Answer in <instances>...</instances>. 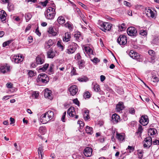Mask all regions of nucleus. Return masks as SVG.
<instances>
[{
	"instance_id": "41",
	"label": "nucleus",
	"mask_w": 159,
	"mask_h": 159,
	"mask_svg": "<svg viewBox=\"0 0 159 159\" xmlns=\"http://www.w3.org/2000/svg\"><path fill=\"white\" fill-rule=\"evenodd\" d=\"M84 60H81L80 61L79 63V67L80 69H82L84 67Z\"/></svg>"
},
{
	"instance_id": "51",
	"label": "nucleus",
	"mask_w": 159,
	"mask_h": 159,
	"mask_svg": "<svg viewBox=\"0 0 159 159\" xmlns=\"http://www.w3.org/2000/svg\"><path fill=\"white\" fill-rule=\"evenodd\" d=\"M78 124H79L80 125V127L81 129H82L84 125V123L82 121H78Z\"/></svg>"
},
{
	"instance_id": "10",
	"label": "nucleus",
	"mask_w": 159,
	"mask_h": 159,
	"mask_svg": "<svg viewBox=\"0 0 159 159\" xmlns=\"http://www.w3.org/2000/svg\"><path fill=\"white\" fill-rule=\"evenodd\" d=\"M139 123L143 126L147 125L149 122V119L147 116L142 115L139 120Z\"/></svg>"
},
{
	"instance_id": "13",
	"label": "nucleus",
	"mask_w": 159,
	"mask_h": 159,
	"mask_svg": "<svg viewBox=\"0 0 159 159\" xmlns=\"http://www.w3.org/2000/svg\"><path fill=\"white\" fill-rule=\"evenodd\" d=\"M70 94L72 96L75 95L78 91V89L77 86L73 85L70 86L69 89Z\"/></svg>"
},
{
	"instance_id": "62",
	"label": "nucleus",
	"mask_w": 159,
	"mask_h": 159,
	"mask_svg": "<svg viewBox=\"0 0 159 159\" xmlns=\"http://www.w3.org/2000/svg\"><path fill=\"white\" fill-rule=\"evenodd\" d=\"M70 73L72 75H76V70L74 67H73Z\"/></svg>"
},
{
	"instance_id": "49",
	"label": "nucleus",
	"mask_w": 159,
	"mask_h": 159,
	"mask_svg": "<svg viewBox=\"0 0 159 159\" xmlns=\"http://www.w3.org/2000/svg\"><path fill=\"white\" fill-rule=\"evenodd\" d=\"M152 43L154 44H158L159 43V39L157 38H155L152 41Z\"/></svg>"
},
{
	"instance_id": "22",
	"label": "nucleus",
	"mask_w": 159,
	"mask_h": 159,
	"mask_svg": "<svg viewBox=\"0 0 159 159\" xmlns=\"http://www.w3.org/2000/svg\"><path fill=\"white\" fill-rule=\"evenodd\" d=\"M70 34L68 32L66 33L65 35L63 37V40L64 42H68L70 40Z\"/></svg>"
},
{
	"instance_id": "2",
	"label": "nucleus",
	"mask_w": 159,
	"mask_h": 159,
	"mask_svg": "<svg viewBox=\"0 0 159 159\" xmlns=\"http://www.w3.org/2000/svg\"><path fill=\"white\" fill-rule=\"evenodd\" d=\"M98 27L100 29L105 32L107 31H110L112 27V24L110 23L103 22L100 20H98Z\"/></svg>"
},
{
	"instance_id": "47",
	"label": "nucleus",
	"mask_w": 159,
	"mask_h": 159,
	"mask_svg": "<svg viewBox=\"0 0 159 159\" xmlns=\"http://www.w3.org/2000/svg\"><path fill=\"white\" fill-rule=\"evenodd\" d=\"M126 150H129V152H133L134 150V147L133 146H129L128 148H126Z\"/></svg>"
},
{
	"instance_id": "31",
	"label": "nucleus",
	"mask_w": 159,
	"mask_h": 159,
	"mask_svg": "<svg viewBox=\"0 0 159 159\" xmlns=\"http://www.w3.org/2000/svg\"><path fill=\"white\" fill-rule=\"evenodd\" d=\"M39 131L42 134H44L46 132V128L45 127L41 126L39 128Z\"/></svg>"
},
{
	"instance_id": "8",
	"label": "nucleus",
	"mask_w": 159,
	"mask_h": 159,
	"mask_svg": "<svg viewBox=\"0 0 159 159\" xmlns=\"http://www.w3.org/2000/svg\"><path fill=\"white\" fill-rule=\"evenodd\" d=\"M127 32L128 35L131 36H136L137 35L136 29L133 27H129L127 29Z\"/></svg>"
},
{
	"instance_id": "58",
	"label": "nucleus",
	"mask_w": 159,
	"mask_h": 159,
	"mask_svg": "<svg viewBox=\"0 0 159 159\" xmlns=\"http://www.w3.org/2000/svg\"><path fill=\"white\" fill-rule=\"evenodd\" d=\"M91 61L95 63H97L100 61V60L97 57L94 58L93 59L91 60Z\"/></svg>"
},
{
	"instance_id": "33",
	"label": "nucleus",
	"mask_w": 159,
	"mask_h": 159,
	"mask_svg": "<svg viewBox=\"0 0 159 159\" xmlns=\"http://www.w3.org/2000/svg\"><path fill=\"white\" fill-rule=\"evenodd\" d=\"M70 50H76L78 48V45L74 43H72L70 46Z\"/></svg>"
},
{
	"instance_id": "59",
	"label": "nucleus",
	"mask_w": 159,
	"mask_h": 159,
	"mask_svg": "<svg viewBox=\"0 0 159 159\" xmlns=\"http://www.w3.org/2000/svg\"><path fill=\"white\" fill-rule=\"evenodd\" d=\"M84 50H92V48L89 45H87L84 46Z\"/></svg>"
},
{
	"instance_id": "11",
	"label": "nucleus",
	"mask_w": 159,
	"mask_h": 159,
	"mask_svg": "<svg viewBox=\"0 0 159 159\" xmlns=\"http://www.w3.org/2000/svg\"><path fill=\"white\" fill-rule=\"evenodd\" d=\"M145 13L147 16L148 17H151L155 19L156 18V15L149 8H145Z\"/></svg>"
},
{
	"instance_id": "17",
	"label": "nucleus",
	"mask_w": 159,
	"mask_h": 159,
	"mask_svg": "<svg viewBox=\"0 0 159 159\" xmlns=\"http://www.w3.org/2000/svg\"><path fill=\"white\" fill-rule=\"evenodd\" d=\"M111 121L114 123H117L120 120V117L117 114H114L112 115L111 117Z\"/></svg>"
},
{
	"instance_id": "4",
	"label": "nucleus",
	"mask_w": 159,
	"mask_h": 159,
	"mask_svg": "<svg viewBox=\"0 0 159 159\" xmlns=\"http://www.w3.org/2000/svg\"><path fill=\"white\" fill-rule=\"evenodd\" d=\"M126 53L132 58L140 61V55L139 53L135 52L134 50H127Z\"/></svg>"
},
{
	"instance_id": "55",
	"label": "nucleus",
	"mask_w": 159,
	"mask_h": 159,
	"mask_svg": "<svg viewBox=\"0 0 159 159\" xmlns=\"http://www.w3.org/2000/svg\"><path fill=\"white\" fill-rule=\"evenodd\" d=\"M39 95L38 93H37L36 92H34L32 94V96L33 97L35 98H37Z\"/></svg>"
},
{
	"instance_id": "48",
	"label": "nucleus",
	"mask_w": 159,
	"mask_h": 159,
	"mask_svg": "<svg viewBox=\"0 0 159 159\" xmlns=\"http://www.w3.org/2000/svg\"><path fill=\"white\" fill-rule=\"evenodd\" d=\"M49 0H45L43 2H40V4H41L43 7H45L48 3V1Z\"/></svg>"
},
{
	"instance_id": "34",
	"label": "nucleus",
	"mask_w": 159,
	"mask_h": 159,
	"mask_svg": "<svg viewBox=\"0 0 159 159\" xmlns=\"http://www.w3.org/2000/svg\"><path fill=\"white\" fill-rule=\"evenodd\" d=\"M54 65L52 64L50 65L48 71V73L49 74H52L53 73V68H54Z\"/></svg>"
},
{
	"instance_id": "19",
	"label": "nucleus",
	"mask_w": 159,
	"mask_h": 159,
	"mask_svg": "<svg viewBox=\"0 0 159 159\" xmlns=\"http://www.w3.org/2000/svg\"><path fill=\"white\" fill-rule=\"evenodd\" d=\"M0 70L2 73H5L10 70V66H7V64L2 66L0 68Z\"/></svg>"
},
{
	"instance_id": "18",
	"label": "nucleus",
	"mask_w": 159,
	"mask_h": 159,
	"mask_svg": "<svg viewBox=\"0 0 159 159\" xmlns=\"http://www.w3.org/2000/svg\"><path fill=\"white\" fill-rule=\"evenodd\" d=\"M124 103L122 102H119L116 105V110L117 111L120 112L125 108Z\"/></svg>"
},
{
	"instance_id": "7",
	"label": "nucleus",
	"mask_w": 159,
	"mask_h": 159,
	"mask_svg": "<svg viewBox=\"0 0 159 159\" xmlns=\"http://www.w3.org/2000/svg\"><path fill=\"white\" fill-rule=\"evenodd\" d=\"M117 42L120 45H124L127 43V38L125 35H120L117 39Z\"/></svg>"
},
{
	"instance_id": "57",
	"label": "nucleus",
	"mask_w": 159,
	"mask_h": 159,
	"mask_svg": "<svg viewBox=\"0 0 159 159\" xmlns=\"http://www.w3.org/2000/svg\"><path fill=\"white\" fill-rule=\"evenodd\" d=\"M139 34L143 36L146 35L147 34V32L145 30H141L140 31Z\"/></svg>"
},
{
	"instance_id": "36",
	"label": "nucleus",
	"mask_w": 159,
	"mask_h": 159,
	"mask_svg": "<svg viewBox=\"0 0 159 159\" xmlns=\"http://www.w3.org/2000/svg\"><path fill=\"white\" fill-rule=\"evenodd\" d=\"M43 147L41 146L38 148V153L39 155L40 154L41 155L42 158L43 156Z\"/></svg>"
},
{
	"instance_id": "29",
	"label": "nucleus",
	"mask_w": 159,
	"mask_h": 159,
	"mask_svg": "<svg viewBox=\"0 0 159 159\" xmlns=\"http://www.w3.org/2000/svg\"><path fill=\"white\" fill-rule=\"evenodd\" d=\"M157 130L155 129L150 128L149 129L148 134L149 135H152L155 134V132H156Z\"/></svg>"
},
{
	"instance_id": "37",
	"label": "nucleus",
	"mask_w": 159,
	"mask_h": 159,
	"mask_svg": "<svg viewBox=\"0 0 159 159\" xmlns=\"http://www.w3.org/2000/svg\"><path fill=\"white\" fill-rule=\"evenodd\" d=\"M116 137L120 141H123L125 139L124 136L118 133L116 134Z\"/></svg>"
},
{
	"instance_id": "39",
	"label": "nucleus",
	"mask_w": 159,
	"mask_h": 159,
	"mask_svg": "<svg viewBox=\"0 0 159 159\" xmlns=\"http://www.w3.org/2000/svg\"><path fill=\"white\" fill-rule=\"evenodd\" d=\"M143 130V129L142 126L139 125V126L138 131L136 132V133L139 134V135L140 136Z\"/></svg>"
},
{
	"instance_id": "30",
	"label": "nucleus",
	"mask_w": 159,
	"mask_h": 159,
	"mask_svg": "<svg viewBox=\"0 0 159 159\" xmlns=\"http://www.w3.org/2000/svg\"><path fill=\"white\" fill-rule=\"evenodd\" d=\"M51 92L50 90H48L47 91H45L44 95L45 98H48L51 99L52 98L51 97Z\"/></svg>"
},
{
	"instance_id": "46",
	"label": "nucleus",
	"mask_w": 159,
	"mask_h": 159,
	"mask_svg": "<svg viewBox=\"0 0 159 159\" xmlns=\"http://www.w3.org/2000/svg\"><path fill=\"white\" fill-rule=\"evenodd\" d=\"M28 74L29 76L30 77H32L35 75V73L32 70H29Z\"/></svg>"
},
{
	"instance_id": "28",
	"label": "nucleus",
	"mask_w": 159,
	"mask_h": 159,
	"mask_svg": "<svg viewBox=\"0 0 159 159\" xmlns=\"http://www.w3.org/2000/svg\"><path fill=\"white\" fill-rule=\"evenodd\" d=\"M66 27L67 28L70 30H71L73 28V25L70 22L67 21L66 23L64 24Z\"/></svg>"
},
{
	"instance_id": "45",
	"label": "nucleus",
	"mask_w": 159,
	"mask_h": 159,
	"mask_svg": "<svg viewBox=\"0 0 159 159\" xmlns=\"http://www.w3.org/2000/svg\"><path fill=\"white\" fill-rule=\"evenodd\" d=\"M119 28L120 31H123L125 29V25L124 23H123L120 25L119 26Z\"/></svg>"
},
{
	"instance_id": "1",
	"label": "nucleus",
	"mask_w": 159,
	"mask_h": 159,
	"mask_svg": "<svg viewBox=\"0 0 159 159\" xmlns=\"http://www.w3.org/2000/svg\"><path fill=\"white\" fill-rule=\"evenodd\" d=\"M56 13L55 7H49L47 9L46 12H45L44 14L47 19L51 20L54 19Z\"/></svg>"
},
{
	"instance_id": "6",
	"label": "nucleus",
	"mask_w": 159,
	"mask_h": 159,
	"mask_svg": "<svg viewBox=\"0 0 159 159\" xmlns=\"http://www.w3.org/2000/svg\"><path fill=\"white\" fill-rule=\"evenodd\" d=\"M67 113L70 117H75V119H77L79 116L75 115L76 111H75V108L74 107H71L68 109L67 111Z\"/></svg>"
},
{
	"instance_id": "61",
	"label": "nucleus",
	"mask_w": 159,
	"mask_h": 159,
	"mask_svg": "<svg viewBox=\"0 0 159 159\" xmlns=\"http://www.w3.org/2000/svg\"><path fill=\"white\" fill-rule=\"evenodd\" d=\"M84 118L85 120H87L89 119L90 118L89 116V114L86 115H84Z\"/></svg>"
},
{
	"instance_id": "35",
	"label": "nucleus",
	"mask_w": 159,
	"mask_h": 159,
	"mask_svg": "<svg viewBox=\"0 0 159 159\" xmlns=\"http://www.w3.org/2000/svg\"><path fill=\"white\" fill-rule=\"evenodd\" d=\"M49 66V64L46 63L43 66L39 69V70H41L42 71H45Z\"/></svg>"
},
{
	"instance_id": "16",
	"label": "nucleus",
	"mask_w": 159,
	"mask_h": 159,
	"mask_svg": "<svg viewBox=\"0 0 159 159\" xmlns=\"http://www.w3.org/2000/svg\"><path fill=\"white\" fill-rule=\"evenodd\" d=\"M23 60L22 55L20 54V56L19 55L14 56L12 61L15 63H18L21 62Z\"/></svg>"
},
{
	"instance_id": "5",
	"label": "nucleus",
	"mask_w": 159,
	"mask_h": 159,
	"mask_svg": "<svg viewBox=\"0 0 159 159\" xmlns=\"http://www.w3.org/2000/svg\"><path fill=\"white\" fill-rule=\"evenodd\" d=\"M58 27L51 26L48 29V32L53 36H55L58 34Z\"/></svg>"
},
{
	"instance_id": "32",
	"label": "nucleus",
	"mask_w": 159,
	"mask_h": 159,
	"mask_svg": "<svg viewBox=\"0 0 159 159\" xmlns=\"http://www.w3.org/2000/svg\"><path fill=\"white\" fill-rule=\"evenodd\" d=\"M26 22L28 21L32 18V15L30 13H26L25 15Z\"/></svg>"
},
{
	"instance_id": "40",
	"label": "nucleus",
	"mask_w": 159,
	"mask_h": 159,
	"mask_svg": "<svg viewBox=\"0 0 159 159\" xmlns=\"http://www.w3.org/2000/svg\"><path fill=\"white\" fill-rule=\"evenodd\" d=\"M57 45L58 47H59L60 49L62 50L64 48V46L62 44L61 41H59L57 42Z\"/></svg>"
},
{
	"instance_id": "20",
	"label": "nucleus",
	"mask_w": 159,
	"mask_h": 159,
	"mask_svg": "<svg viewBox=\"0 0 159 159\" xmlns=\"http://www.w3.org/2000/svg\"><path fill=\"white\" fill-rule=\"evenodd\" d=\"M56 53V50H48L47 52L48 58H53L55 56Z\"/></svg>"
},
{
	"instance_id": "44",
	"label": "nucleus",
	"mask_w": 159,
	"mask_h": 159,
	"mask_svg": "<svg viewBox=\"0 0 159 159\" xmlns=\"http://www.w3.org/2000/svg\"><path fill=\"white\" fill-rule=\"evenodd\" d=\"M138 155L139 158H142L143 156V154L144 153L143 150H138Z\"/></svg>"
},
{
	"instance_id": "12",
	"label": "nucleus",
	"mask_w": 159,
	"mask_h": 159,
	"mask_svg": "<svg viewBox=\"0 0 159 159\" xmlns=\"http://www.w3.org/2000/svg\"><path fill=\"white\" fill-rule=\"evenodd\" d=\"M144 141L147 143H145L143 144V147L145 148H149L152 144V139L149 136L145 138Z\"/></svg>"
},
{
	"instance_id": "54",
	"label": "nucleus",
	"mask_w": 159,
	"mask_h": 159,
	"mask_svg": "<svg viewBox=\"0 0 159 159\" xmlns=\"http://www.w3.org/2000/svg\"><path fill=\"white\" fill-rule=\"evenodd\" d=\"M135 110L134 108H131L129 109V112L131 114L134 115L135 113Z\"/></svg>"
},
{
	"instance_id": "24",
	"label": "nucleus",
	"mask_w": 159,
	"mask_h": 159,
	"mask_svg": "<svg viewBox=\"0 0 159 159\" xmlns=\"http://www.w3.org/2000/svg\"><path fill=\"white\" fill-rule=\"evenodd\" d=\"M74 37L75 40L80 42L83 39V38L81 35L80 33H76L74 34Z\"/></svg>"
},
{
	"instance_id": "60",
	"label": "nucleus",
	"mask_w": 159,
	"mask_h": 159,
	"mask_svg": "<svg viewBox=\"0 0 159 159\" xmlns=\"http://www.w3.org/2000/svg\"><path fill=\"white\" fill-rule=\"evenodd\" d=\"M73 102L75 104L77 105L78 106H79V103L80 102L78 100L77 98H76L75 99H74L73 100Z\"/></svg>"
},
{
	"instance_id": "9",
	"label": "nucleus",
	"mask_w": 159,
	"mask_h": 159,
	"mask_svg": "<svg viewBox=\"0 0 159 159\" xmlns=\"http://www.w3.org/2000/svg\"><path fill=\"white\" fill-rule=\"evenodd\" d=\"M45 57L44 55L41 54L38 56L36 58V62L37 65L42 64L45 62Z\"/></svg>"
},
{
	"instance_id": "43",
	"label": "nucleus",
	"mask_w": 159,
	"mask_h": 159,
	"mask_svg": "<svg viewBox=\"0 0 159 159\" xmlns=\"http://www.w3.org/2000/svg\"><path fill=\"white\" fill-rule=\"evenodd\" d=\"M151 81L153 82H157L158 81V78L155 76H152L151 78Z\"/></svg>"
},
{
	"instance_id": "15",
	"label": "nucleus",
	"mask_w": 159,
	"mask_h": 159,
	"mask_svg": "<svg viewBox=\"0 0 159 159\" xmlns=\"http://www.w3.org/2000/svg\"><path fill=\"white\" fill-rule=\"evenodd\" d=\"M84 153L87 157H90L92 153V149L89 147H86L84 150Z\"/></svg>"
},
{
	"instance_id": "23",
	"label": "nucleus",
	"mask_w": 159,
	"mask_h": 159,
	"mask_svg": "<svg viewBox=\"0 0 159 159\" xmlns=\"http://www.w3.org/2000/svg\"><path fill=\"white\" fill-rule=\"evenodd\" d=\"M57 21L59 24L61 25H63L66 22L64 17L61 16L58 17Z\"/></svg>"
},
{
	"instance_id": "26",
	"label": "nucleus",
	"mask_w": 159,
	"mask_h": 159,
	"mask_svg": "<svg viewBox=\"0 0 159 159\" xmlns=\"http://www.w3.org/2000/svg\"><path fill=\"white\" fill-rule=\"evenodd\" d=\"M85 130L86 133L90 135L92 134L93 132V128L88 126H86Z\"/></svg>"
},
{
	"instance_id": "63",
	"label": "nucleus",
	"mask_w": 159,
	"mask_h": 159,
	"mask_svg": "<svg viewBox=\"0 0 159 159\" xmlns=\"http://www.w3.org/2000/svg\"><path fill=\"white\" fill-rule=\"evenodd\" d=\"M35 33L39 36H40L41 35V33L39 30L38 27L35 30Z\"/></svg>"
},
{
	"instance_id": "14",
	"label": "nucleus",
	"mask_w": 159,
	"mask_h": 159,
	"mask_svg": "<svg viewBox=\"0 0 159 159\" xmlns=\"http://www.w3.org/2000/svg\"><path fill=\"white\" fill-rule=\"evenodd\" d=\"M50 120H51L45 113L42 115L40 117V120L43 124H46Z\"/></svg>"
},
{
	"instance_id": "64",
	"label": "nucleus",
	"mask_w": 159,
	"mask_h": 159,
	"mask_svg": "<svg viewBox=\"0 0 159 159\" xmlns=\"http://www.w3.org/2000/svg\"><path fill=\"white\" fill-rule=\"evenodd\" d=\"M31 28V25L30 24L28 25L25 28V32L29 30Z\"/></svg>"
},
{
	"instance_id": "50",
	"label": "nucleus",
	"mask_w": 159,
	"mask_h": 159,
	"mask_svg": "<svg viewBox=\"0 0 159 159\" xmlns=\"http://www.w3.org/2000/svg\"><path fill=\"white\" fill-rule=\"evenodd\" d=\"M84 97L85 98H90V93L89 92H85L84 95Z\"/></svg>"
},
{
	"instance_id": "53",
	"label": "nucleus",
	"mask_w": 159,
	"mask_h": 159,
	"mask_svg": "<svg viewBox=\"0 0 159 159\" xmlns=\"http://www.w3.org/2000/svg\"><path fill=\"white\" fill-rule=\"evenodd\" d=\"M143 100H142L144 102L146 101L147 102H148L150 101V100L149 98L147 97V96H143Z\"/></svg>"
},
{
	"instance_id": "27",
	"label": "nucleus",
	"mask_w": 159,
	"mask_h": 159,
	"mask_svg": "<svg viewBox=\"0 0 159 159\" xmlns=\"http://www.w3.org/2000/svg\"><path fill=\"white\" fill-rule=\"evenodd\" d=\"M45 113L47 115H48V117L51 120H52L54 117V113L52 111H48Z\"/></svg>"
},
{
	"instance_id": "21",
	"label": "nucleus",
	"mask_w": 159,
	"mask_h": 159,
	"mask_svg": "<svg viewBox=\"0 0 159 159\" xmlns=\"http://www.w3.org/2000/svg\"><path fill=\"white\" fill-rule=\"evenodd\" d=\"M6 13L4 10H2L0 11V19L2 21L6 20Z\"/></svg>"
},
{
	"instance_id": "56",
	"label": "nucleus",
	"mask_w": 159,
	"mask_h": 159,
	"mask_svg": "<svg viewBox=\"0 0 159 159\" xmlns=\"http://www.w3.org/2000/svg\"><path fill=\"white\" fill-rule=\"evenodd\" d=\"M66 112L65 111L63 114V115H62V116L61 117V120L63 122H65V116H66Z\"/></svg>"
},
{
	"instance_id": "38",
	"label": "nucleus",
	"mask_w": 159,
	"mask_h": 159,
	"mask_svg": "<svg viewBox=\"0 0 159 159\" xmlns=\"http://www.w3.org/2000/svg\"><path fill=\"white\" fill-rule=\"evenodd\" d=\"M78 80L80 82H86L88 80V78L86 76L79 77L78 79Z\"/></svg>"
},
{
	"instance_id": "42",
	"label": "nucleus",
	"mask_w": 159,
	"mask_h": 159,
	"mask_svg": "<svg viewBox=\"0 0 159 159\" xmlns=\"http://www.w3.org/2000/svg\"><path fill=\"white\" fill-rule=\"evenodd\" d=\"M93 89L94 91L96 92H98L100 89V86L97 84L94 85Z\"/></svg>"
},
{
	"instance_id": "3",
	"label": "nucleus",
	"mask_w": 159,
	"mask_h": 159,
	"mask_svg": "<svg viewBox=\"0 0 159 159\" xmlns=\"http://www.w3.org/2000/svg\"><path fill=\"white\" fill-rule=\"evenodd\" d=\"M49 78L47 75L43 73L39 74L36 79L38 83L46 84L48 82Z\"/></svg>"
},
{
	"instance_id": "25",
	"label": "nucleus",
	"mask_w": 159,
	"mask_h": 159,
	"mask_svg": "<svg viewBox=\"0 0 159 159\" xmlns=\"http://www.w3.org/2000/svg\"><path fill=\"white\" fill-rule=\"evenodd\" d=\"M53 41L52 40L50 39L45 43L44 46L45 49H48L53 44Z\"/></svg>"
},
{
	"instance_id": "52",
	"label": "nucleus",
	"mask_w": 159,
	"mask_h": 159,
	"mask_svg": "<svg viewBox=\"0 0 159 159\" xmlns=\"http://www.w3.org/2000/svg\"><path fill=\"white\" fill-rule=\"evenodd\" d=\"M149 54L151 56L154 57L155 55V52L154 50H148Z\"/></svg>"
}]
</instances>
